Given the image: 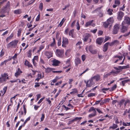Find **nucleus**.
I'll use <instances>...</instances> for the list:
<instances>
[{
	"label": "nucleus",
	"instance_id": "obj_11",
	"mask_svg": "<svg viewBox=\"0 0 130 130\" xmlns=\"http://www.w3.org/2000/svg\"><path fill=\"white\" fill-rule=\"evenodd\" d=\"M119 25L118 24L115 25L113 27V30L112 32L113 34H117L119 29Z\"/></svg>",
	"mask_w": 130,
	"mask_h": 130
},
{
	"label": "nucleus",
	"instance_id": "obj_5",
	"mask_svg": "<svg viewBox=\"0 0 130 130\" xmlns=\"http://www.w3.org/2000/svg\"><path fill=\"white\" fill-rule=\"evenodd\" d=\"M125 19L122 22V25H126V26H128L130 24V19L126 16H125Z\"/></svg>",
	"mask_w": 130,
	"mask_h": 130
},
{
	"label": "nucleus",
	"instance_id": "obj_15",
	"mask_svg": "<svg viewBox=\"0 0 130 130\" xmlns=\"http://www.w3.org/2000/svg\"><path fill=\"white\" fill-rule=\"evenodd\" d=\"M104 40V38L102 37H100L97 38L96 41V43L99 45H100L103 42Z\"/></svg>",
	"mask_w": 130,
	"mask_h": 130
},
{
	"label": "nucleus",
	"instance_id": "obj_19",
	"mask_svg": "<svg viewBox=\"0 0 130 130\" xmlns=\"http://www.w3.org/2000/svg\"><path fill=\"white\" fill-rule=\"evenodd\" d=\"M75 65L78 66L79 64L81 63V61L79 58H76L75 59Z\"/></svg>",
	"mask_w": 130,
	"mask_h": 130
},
{
	"label": "nucleus",
	"instance_id": "obj_48",
	"mask_svg": "<svg viewBox=\"0 0 130 130\" xmlns=\"http://www.w3.org/2000/svg\"><path fill=\"white\" fill-rule=\"evenodd\" d=\"M120 67L121 68V69H122L128 68L129 67V66L128 65H127L125 66H123L122 67Z\"/></svg>",
	"mask_w": 130,
	"mask_h": 130
},
{
	"label": "nucleus",
	"instance_id": "obj_54",
	"mask_svg": "<svg viewBox=\"0 0 130 130\" xmlns=\"http://www.w3.org/2000/svg\"><path fill=\"white\" fill-rule=\"evenodd\" d=\"M74 101L72 100H69V101L68 103H69L73 104V105H74Z\"/></svg>",
	"mask_w": 130,
	"mask_h": 130
},
{
	"label": "nucleus",
	"instance_id": "obj_64",
	"mask_svg": "<svg viewBox=\"0 0 130 130\" xmlns=\"http://www.w3.org/2000/svg\"><path fill=\"white\" fill-rule=\"evenodd\" d=\"M69 31V29L68 28H66L65 31V34L66 35L68 34Z\"/></svg>",
	"mask_w": 130,
	"mask_h": 130
},
{
	"label": "nucleus",
	"instance_id": "obj_50",
	"mask_svg": "<svg viewBox=\"0 0 130 130\" xmlns=\"http://www.w3.org/2000/svg\"><path fill=\"white\" fill-rule=\"evenodd\" d=\"M69 52H70V51L69 50H67L66 52V53H65L67 57H68L69 56Z\"/></svg>",
	"mask_w": 130,
	"mask_h": 130
},
{
	"label": "nucleus",
	"instance_id": "obj_49",
	"mask_svg": "<svg viewBox=\"0 0 130 130\" xmlns=\"http://www.w3.org/2000/svg\"><path fill=\"white\" fill-rule=\"evenodd\" d=\"M111 73V72L105 74L104 75V77H106L110 75Z\"/></svg>",
	"mask_w": 130,
	"mask_h": 130
},
{
	"label": "nucleus",
	"instance_id": "obj_40",
	"mask_svg": "<svg viewBox=\"0 0 130 130\" xmlns=\"http://www.w3.org/2000/svg\"><path fill=\"white\" fill-rule=\"evenodd\" d=\"M118 127V125L117 124L113 123L112 126L110 127V128H111L113 129H115L116 128Z\"/></svg>",
	"mask_w": 130,
	"mask_h": 130
},
{
	"label": "nucleus",
	"instance_id": "obj_53",
	"mask_svg": "<svg viewBox=\"0 0 130 130\" xmlns=\"http://www.w3.org/2000/svg\"><path fill=\"white\" fill-rule=\"evenodd\" d=\"M36 0H31L29 1L28 3V5H30L33 4Z\"/></svg>",
	"mask_w": 130,
	"mask_h": 130
},
{
	"label": "nucleus",
	"instance_id": "obj_1",
	"mask_svg": "<svg viewBox=\"0 0 130 130\" xmlns=\"http://www.w3.org/2000/svg\"><path fill=\"white\" fill-rule=\"evenodd\" d=\"M9 78L7 73H2L0 76V83H5Z\"/></svg>",
	"mask_w": 130,
	"mask_h": 130
},
{
	"label": "nucleus",
	"instance_id": "obj_10",
	"mask_svg": "<svg viewBox=\"0 0 130 130\" xmlns=\"http://www.w3.org/2000/svg\"><path fill=\"white\" fill-rule=\"evenodd\" d=\"M63 50H56V54L57 56L59 57H62L63 56Z\"/></svg>",
	"mask_w": 130,
	"mask_h": 130
},
{
	"label": "nucleus",
	"instance_id": "obj_25",
	"mask_svg": "<svg viewBox=\"0 0 130 130\" xmlns=\"http://www.w3.org/2000/svg\"><path fill=\"white\" fill-rule=\"evenodd\" d=\"M110 99L109 98H107L106 99L103 100V101H102L101 103H100V104H103L107 102H108L109 101Z\"/></svg>",
	"mask_w": 130,
	"mask_h": 130
},
{
	"label": "nucleus",
	"instance_id": "obj_36",
	"mask_svg": "<svg viewBox=\"0 0 130 130\" xmlns=\"http://www.w3.org/2000/svg\"><path fill=\"white\" fill-rule=\"evenodd\" d=\"M117 87V85L115 84L110 89L109 91H112L114 90Z\"/></svg>",
	"mask_w": 130,
	"mask_h": 130
},
{
	"label": "nucleus",
	"instance_id": "obj_9",
	"mask_svg": "<svg viewBox=\"0 0 130 130\" xmlns=\"http://www.w3.org/2000/svg\"><path fill=\"white\" fill-rule=\"evenodd\" d=\"M53 53L51 51H46L44 53V55L48 59L50 58L53 56Z\"/></svg>",
	"mask_w": 130,
	"mask_h": 130
},
{
	"label": "nucleus",
	"instance_id": "obj_47",
	"mask_svg": "<svg viewBox=\"0 0 130 130\" xmlns=\"http://www.w3.org/2000/svg\"><path fill=\"white\" fill-rule=\"evenodd\" d=\"M7 89V87H5L3 88V92L4 93L3 94L2 96H3L4 94L5 93Z\"/></svg>",
	"mask_w": 130,
	"mask_h": 130
},
{
	"label": "nucleus",
	"instance_id": "obj_56",
	"mask_svg": "<svg viewBox=\"0 0 130 130\" xmlns=\"http://www.w3.org/2000/svg\"><path fill=\"white\" fill-rule=\"evenodd\" d=\"M19 80V79H13L12 80H10L9 81L11 83H13L14 82H18V80Z\"/></svg>",
	"mask_w": 130,
	"mask_h": 130
},
{
	"label": "nucleus",
	"instance_id": "obj_46",
	"mask_svg": "<svg viewBox=\"0 0 130 130\" xmlns=\"http://www.w3.org/2000/svg\"><path fill=\"white\" fill-rule=\"evenodd\" d=\"M31 50H29L27 53V56L29 58L31 57Z\"/></svg>",
	"mask_w": 130,
	"mask_h": 130
},
{
	"label": "nucleus",
	"instance_id": "obj_45",
	"mask_svg": "<svg viewBox=\"0 0 130 130\" xmlns=\"http://www.w3.org/2000/svg\"><path fill=\"white\" fill-rule=\"evenodd\" d=\"M130 103V101L128 100H126V101H125V103H124V106H125L126 104H129Z\"/></svg>",
	"mask_w": 130,
	"mask_h": 130
},
{
	"label": "nucleus",
	"instance_id": "obj_2",
	"mask_svg": "<svg viewBox=\"0 0 130 130\" xmlns=\"http://www.w3.org/2000/svg\"><path fill=\"white\" fill-rule=\"evenodd\" d=\"M18 42V40H14L12 41L9 43L7 45V48H10L15 47Z\"/></svg>",
	"mask_w": 130,
	"mask_h": 130
},
{
	"label": "nucleus",
	"instance_id": "obj_4",
	"mask_svg": "<svg viewBox=\"0 0 130 130\" xmlns=\"http://www.w3.org/2000/svg\"><path fill=\"white\" fill-rule=\"evenodd\" d=\"M83 40L84 41L86 42L88 41L89 42H90L91 41V39L90 37H91L90 35L88 33H86L84 34Z\"/></svg>",
	"mask_w": 130,
	"mask_h": 130
},
{
	"label": "nucleus",
	"instance_id": "obj_28",
	"mask_svg": "<svg viewBox=\"0 0 130 130\" xmlns=\"http://www.w3.org/2000/svg\"><path fill=\"white\" fill-rule=\"evenodd\" d=\"M72 90V91L70 92V94H74L77 93V91L76 89H73Z\"/></svg>",
	"mask_w": 130,
	"mask_h": 130
},
{
	"label": "nucleus",
	"instance_id": "obj_35",
	"mask_svg": "<svg viewBox=\"0 0 130 130\" xmlns=\"http://www.w3.org/2000/svg\"><path fill=\"white\" fill-rule=\"evenodd\" d=\"M96 115V113H91L89 114V115L88 117L90 118H92L95 116Z\"/></svg>",
	"mask_w": 130,
	"mask_h": 130
},
{
	"label": "nucleus",
	"instance_id": "obj_14",
	"mask_svg": "<svg viewBox=\"0 0 130 130\" xmlns=\"http://www.w3.org/2000/svg\"><path fill=\"white\" fill-rule=\"evenodd\" d=\"M62 43V46L63 47H65L66 46L65 45L68 44V39L66 38L63 37V38Z\"/></svg>",
	"mask_w": 130,
	"mask_h": 130
},
{
	"label": "nucleus",
	"instance_id": "obj_34",
	"mask_svg": "<svg viewBox=\"0 0 130 130\" xmlns=\"http://www.w3.org/2000/svg\"><path fill=\"white\" fill-rule=\"evenodd\" d=\"M122 125L123 126H129L130 125V122H122Z\"/></svg>",
	"mask_w": 130,
	"mask_h": 130
},
{
	"label": "nucleus",
	"instance_id": "obj_37",
	"mask_svg": "<svg viewBox=\"0 0 130 130\" xmlns=\"http://www.w3.org/2000/svg\"><path fill=\"white\" fill-rule=\"evenodd\" d=\"M120 0H115L114 3L115 4H117L118 6H119L120 4Z\"/></svg>",
	"mask_w": 130,
	"mask_h": 130
},
{
	"label": "nucleus",
	"instance_id": "obj_63",
	"mask_svg": "<svg viewBox=\"0 0 130 130\" xmlns=\"http://www.w3.org/2000/svg\"><path fill=\"white\" fill-rule=\"evenodd\" d=\"M76 21V20H75L74 21H73L71 25V27H74V25L75 24V22Z\"/></svg>",
	"mask_w": 130,
	"mask_h": 130
},
{
	"label": "nucleus",
	"instance_id": "obj_52",
	"mask_svg": "<svg viewBox=\"0 0 130 130\" xmlns=\"http://www.w3.org/2000/svg\"><path fill=\"white\" fill-rule=\"evenodd\" d=\"M82 61H85L86 59V56L85 55H83L82 56Z\"/></svg>",
	"mask_w": 130,
	"mask_h": 130
},
{
	"label": "nucleus",
	"instance_id": "obj_22",
	"mask_svg": "<svg viewBox=\"0 0 130 130\" xmlns=\"http://www.w3.org/2000/svg\"><path fill=\"white\" fill-rule=\"evenodd\" d=\"M74 32V29H72L70 30L69 32V36H71L72 38H74L75 36L73 35V33Z\"/></svg>",
	"mask_w": 130,
	"mask_h": 130
},
{
	"label": "nucleus",
	"instance_id": "obj_57",
	"mask_svg": "<svg viewBox=\"0 0 130 130\" xmlns=\"http://www.w3.org/2000/svg\"><path fill=\"white\" fill-rule=\"evenodd\" d=\"M81 119H82V118L81 117H76L74 119V121H77L80 120Z\"/></svg>",
	"mask_w": 130,
	"mask_h": 130
},
{
	"label": "nucleus",
	"instance_id": "obj_32",
	"mask_svg": "<svg viewBox=\"0 0 130 130\" xmlns=\"http://www.w3.org/2000/svg\"><path fill=\"white\" fill-rule=\"evenodd\" d=\"M44 47V45L43 44L41 45H40L39 50H38L37 51V53H39L43 49Z\"/></svg>",
	"mask_w": 130,
	"mask_h": 130
},
{
	"label": "nucleus",
	"instance_id": "obj_44",
	"mask_svg": "<svg viewBox=\"0 0 130 130\" xmlns=\"http://www.w3.org/2000/svg\"><path fill=\"white\" fill-rule=\"evenodd\" d=\"M129 81V80H123L122 82V83L123 86H124V84L125 83H127Z\"/></svg>",
	"mask_w": 130,
	"mask_h": 130
},
{
	"label": "nucleus",
	"instance_id": "obj_41",
	"mask_svg": "<svg viewBox=\"0 0 130 130\" xmlns=\"http://www.w3.org/2000/svg\"><path fill=\"white\" fill-rule=\"evenodd\" d=\"M8 61V60H5L4 61H3L1 63L0 66H2L4 64L6 65Z\"/></svg>",
	"mask_w": 130,
	"mask_h": 130
},
{
	"label": "nucleus",
	"instance_id": "obj_31",
	"mask_svg": "<svg viewBox=\"0 0 130 130\" xmlns=\"http://www.w3.org/2000/svg\"><path fill=\"white\" fill-rule=\"evenodd\" d=\"M122 31H124L127 29V27L126 25H122Z\"/></svg>",
	"mask_w": 130,
	"mask_h": 130
},
{
	"label": "nucleus",
	"instance_id": "obj_38",
	"mask_svg": "<svg viewBox=\"0 0 130 130\" xmlns=\"http://www.w3.org/2000/svg\"><path fill=\"white\" fill-rule=\"evenodd\" d=\"M76 29L78 30H79L80 29V26L79 23L78 21L76 23Z\"/></svg>",
	"mask_w": 130,
	"mask_h": 130
},
{
	"label": "nucleus",
	"instance_id": "obj_43",
	"mask_svg": "<svg viewBox=\"0 0 130 130\" xmlns=\"http://www.w3.org/2000/svg\"><path fill=\"white\" fill-rule=\"evenodd\" d=\"M95 94L93 93H90L88 94V97L94 96L95 95Z\"/></svg>",
	"mask_w": 130,
	"mask_h": 130
},
{
	"label": "nucleus",
	"instance_id": "obj_59",
	"mask_svg": "<svg viewBox=\"0 0 130 130\" xmlns=\"http://www.w3.org/2000/svg\"><path fill=\"white\" fill-rule=\"evenodd\" d=\"M44 114H42V115L41 118V121H43L44 119Z\"/></svg>",
	"mask_w": 130,
	"mask_h": 130
},
{
	"label": "nucleus",
	"instance_id": "obj_24",
	"mask_svg": "<svg viewBox=\"0 0 130 130\" xmlns=\"http://www.w3.org/2000/svg\"><path fill=\"white\" fill-rule=\"evenodd\" d=\"M92 111L93 113H96L95 108H94L93 107H91L88 111L89 112H90Z\"/></svg>",
	"mask_w": 130,
	"mask_h": 130
},
{
	"label": "nucleus",
	"instance_id": "obj_61",
	"mask_svg": "<svg viewBox=\"0 0 130 130\" xmlns=\"http://www.w3.org/2000/svg\"><path fill=\"white\" fill-rule=\"evenodd\" d=\"M114 45H116L119 43V41L117 40H115L113 41Z\"/></svg>",
	"mask_w": 130,
	"mask_h": 130
},
{
	"label": "nucleus",
	"instance_id": "obj_30",
	"mask_svg": "<svg viewBox=\"0 0 130 130\" xmlns=\"http://www.w3.org/2000/svg\"><path fill=\"white\" fill-rule=\"evenodd\" d=\"M14 13L15 14H20L21 13V9H18L14 11Z\"/></svg>",
	"mask_w": 130,
	"mask_h": 130
},
{
	"label": "nucleus",
	"instance_id": "obj_26",
	"mask_svg": "<svg viewBox=\"0 0 130 130\" xmlns=\"http://www.w3.org/2000/svg\"><path fill=\"white\" fill-rule=\"evenodd\" d=\"M93 21V20H92L91 21H89L88 22H86L85 24V26L86 27H87L91 25L92 24Z\"/></svg>",
	"mask_w": 130,
	"mask_h": 130
},
{
	"label": "nucleus",
	"instance_id": "obj_3",
	"mask_svg": "<svg viewBox=\"0 0 130 130\" xmlns=\"http://www.w3.org/2000/svg\"><path fill=\"white\" fill-rule=\"evenodd\" d=\"M113 21L112 18H110L107 19V21L103 23L104 27L105 28L107 27L109 25L110 27L111 26Z\"/></svg>",
	"mask_w": 130,
	"mask_h": 130
},
{
	"label": "nucleus",
	"instance_id": "obj_58",
	"mask_svg": "<svg viewBox=\"0 0 130 130\" xmlns=\"http://www.w3.org/2000/svg\"><path fill=\"white\" fill-rule=\"evenodd\" d=\"M40 18V14H39L37 17L36 19V21H38L39 20Z\"/></svg>",
	"mask_w": 130,
	"mask_h": 130
},
{
	"label": "nucleus",
	"instance_id": "obj_42",
	"mask_svg": "<svg viewBox=\"0 0 130 130\" xmlns=\"http://www.w3.org/2000/svg\"><path fill=\"white\" fill-rule=\"evenodd\" d=\"M30 117H28L26 119V120L23 123V126H24L26 124V123L28 121H29L30 120Z\"/></svg>",
	"mask_w": 130,
	"mask_h": 130
},
{
	"label": "nucleus",
	"instance_id": "obj_12",
	"mask_svg": "<svg viewBox=\"0 0 130 130\" xmlns=\"http://www.w3.org/2000/svg\"><path fill=\"white\" fill-rule=\"evenodd\" d=\"M117 19L119 20H122L123 17L124 15L122 11H119L118 12Z\"/></svg>",
	"mask_w": 130,
	"mask_h": 130
},
{
	"label": "nucleus",
	"instance_id": "obj_55",
	"mask_svg": "<svg viewBox=\"0 0 130 130\" xmlns=\"http://www.w3.org/2000/svg\"><path fill=\"white\" fill-rule=\"evenodd\" d=\"M90 52L92 54H95L96 53V50H91L90 51Z\"/></svg>",
	"mask_w": 130,
	"mask_h": 130
},
{
	"label": "nucleus",
	"instance_id": "obj_33",
	"mask_svg": "<svg viewBox=\"0 0 130 130\" xmlns=\"http://www.w3.org/2000/svg\"><path fill=\"white\" fill-rule=\"evenodd\" d=\"M113 11V10L112 9H109L107 10V12L108 14L110 15H111L112 14V12Z\"/></svg>",
	"mask_w": 130,
	"mask_h": 130
},
{
	"label": "nucleus",
	"instance_id": "obj_39",
	"mask_svg": "<svg viewBox=\"0 0 130 130\" xmlns=\"http://www.w3.org/2000/svg\"><path fill=\"white\" fill-rule=\"evenodd\" d=\"M53 42L50 44V46L51 47H53L55 45V39L53 38Z\"/></svg>",
	"mask_w": 130,
	"mask_h": 130
},
{
	"label": "nucleus",
	"instance_id": "obj_21",
	"mask_svg": "<svg viewBox=\"0 0 130 130\" xmlns=\"http://www.w3.org/2000/svg\"><path fill=\"white\" fill-rule=\"evenodd\" d=\"M22 73V72L21 71L20 69L19 68H18V69L17 71L15 73V76L16 77H17Z\"/></svg>",
	"mask_w": 130,
	"mask_h": 130
},
{
	"label": "nucleus",
	"instance_id": "obj_23",
	"mask_svg": "<svg viewBox=\"0 0 130 130\" xmlns=\"http://www.w3.org/2000/svg\"><path fill=\"white\" fill-rule=\"evenodd\" d=\"M13 33H12L6 39V40L7 42L9 41V40L11 39L13 37Z\"/></svg>",
	"mask_w": 130,
	"mask_h": 130
},
{
	"label": "nucleus",
	"instance_id": "obj_27",
	"mask_svg": "<svg viewBox=\"0 0 130 130\" xmlns=\"http://www.w3.org/2000/svg\"><path fill=\"white\" fill-rule=\"evenodd\" d=\"M60 78L58 76H56L53 79L51 82V83H55L56 82L57 80Z\"/></svg>",
	"mask_w": 130,
	"mask_h": 130
},
{
	"label": "nucleus",
	"instance_id": "obj_60",
	"mask_svg": "<svg viewBox=\"0 0 130 130\" xmlns=\"http://www.w3.org/2000/svg\"><path fill=\"white\" fill-rule=\"evenodd\" d=\"M93 46H92L90 45L88 47V49L90 51H91V50H93Z\"/></svg>",
	"mask_w": 130,
	"mask_h": 130
},
{
	"label": "nucleus",
	"instance_id": "obj_18",
	"mask_svg": "<svg viewBox=\"0 0 130 130\" xmlns=\"http://www.w3.org/2000/svg\"><path fill=\"white\" fill-rule=\"evenodd\" d=\"M24 64L25 66H27L28 68H33L32 65L27 60H25Z\"/></svg>",
	"mask_w": 130,
	"mask_h": 130
},
{
	"label": "nucleus",
	"instance_id": "obj_13",
	"mask_svg": "<svg viewBox=\"0 0 130 130\" xmlns=\"http://www.w3.org/2000/svg\"><path fill=\"white\" fill-rule=\"evenodd\" d=\"M52 61L53 63L52 65L53 66H58L59 64L60 63L59 61L55 59H53Z\"/></svg>",
	"mask_w": 130,
	"mask_h": 130
},
{
	"label": "nucleus",
	"instance_id": "obj_6",
	"mask_svg": "<svg viewBox=\"0 0 130 130\" xmlns=\"http://www.w3.org/2000/svg\"><path fill=\"white\" fill-rule=\"evenodd\" d=\"M84 82L86 84V86L87 87H91L94 84L93 81L91 78L88 80L87 81L85 80Z\"/></svg>",
	"mask_w": 130,
	"mask_h": 130
},
{
	"label": "nucleus",
	"instance_id": "obj_51",
	"mask_svg": "<svg viewBox=\"0 0 130 130\" xmlns=\"http://www.w3.org/2000/svg\"><path fill=\"white\" fill-rule=\"evenodd\" d=\"M43 5L42 3H41L39 5V8L41 10H42L43 9Z\"/></svg>",
	"mask_w": 130,
	"mask_h": 130
},
{
	"label": "nucleus",
	"instance_id": "obj_62",
	"mask_svg": "<svg viewBox=\"0 0 130 130\" xmlns=\"http://www.w3.org/2000/svg\"><path fill=\"white\" fill-rule=\"evenodd\" d=\"M38 59V56H35L34 58L32 59V60L35 61V60H37Z\"/></svg>",
	"mask_w": 130,
	"mask_h": 130
},
{
	"label": "nucleus",
	"instance_id": "obj_16",
	"mask_svg": "<svg viewBox=\"0 0 130 130\" xmlns=\"http://www.w3.org/2000/svg\"><path fill=\"white\" fill-rule=\"evenodd\" d=\"M55 69L54 68L48 67L46 69H45V71L46 73H48L52 71L53 72V70H54Z\"/></svg>",
	"mask_w": 130,
	"mask_h": 130
},
{
	"label": "nucleus",
	"instance_id": "obj_7",
	"mask_svg": "<svg viewBox=\"0 0 130 130\" xmlns=\"http://www.w3.org/2000/svg\"><path fill=\"white\" fill-rule=\"evenodd\" d=\"M123 58V57L122 56L118 55H116L114 56L113 60H116V61L114 62V63H116L119 61L121 60Z\"/></svg>",
	"mask_w": 130,
	"mask_h": 130
},
{
	"label": "nucleus",
	"instance_id": "obj_20",
	"mask_svg": "<svg viewBox=\"0 0 130 130\" xmlns=\"http://www.w3.org/2000/svg\"><path fill=\"white\" fill-rule=\"evenodd\" d=\"M108 42H107L105 44L103 48V51L104 52L107 51L108 47Z\"/></svg>",
	"mask_w": 130,
	"mask_h": 130
},
{
	"label": "nucleus",
	"instance_id": "obj_8",
	"mask_svg": "<svg viewBox=\"0 0 130 130\" xmlns=\"http://www.w3.org/2000/svg\"><path fill=\"white\" fill-rule=\"evenodd\" d=\"M67 106H68V107L65 106L64 105H63V106L64 108L65 109L66 111L68 110H69L72 109L74 107V105H73V104H71L69 103H68V104L67 105Z\"/></svg>",
	"mask_w": 130,
	"mask_h": 130
},
{
	"label": "nucleus",
	"instance_id": "obj_17",
	"mask_svg": "<svg viewBox=\"0 0 130 130\" xmlns=\"http://www.w3.org/2000/svg\"><path fill=\"white\" fill-rule=\"evenodd\" d=\"M100 76L99 75H97L91 78L92 79L93 81L94 80L98 81L100 79Z\"/></svg>",
	"mask_w": 130,
	"mask_h": 130
},
{
	"label": "nucleus",
	"instance_id": "obj_29",
	"mask_svg": "<svg viewBox=\"0 0 130 130\" xmlns=\"http://www.w3.org/2000/svg\"><path fill=\"white\" fill-rule=\"evenodd\" d=\"M65 20V19H64V18H63L61 21L60 22L59 24L58 25V27H61L62 26V25L63 24L64 21Z\"/></svg>",
	"mask_w": 130,
	"mask_h": 130
}]
</instances>
